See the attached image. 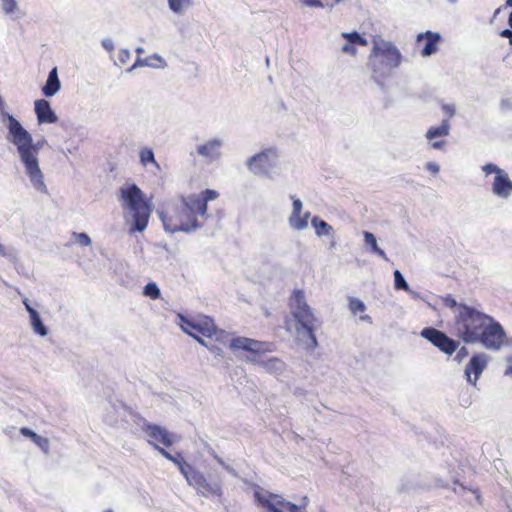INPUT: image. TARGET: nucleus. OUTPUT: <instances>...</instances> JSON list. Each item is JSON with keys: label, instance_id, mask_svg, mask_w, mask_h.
Instances as JSON below:
<instances>
[{"label": "nucleus", "instance_id": "1", "mask_svg": "<svg viewBox=\"0 0 512 512\" xmlns=\"http://www.w3.org/2000/svg\"><path fill=\"white\" fill-rule=\"evenodd\" d=\"M456 335L465 343H479L488 350L498 351L506 342V332L492 316L468 305H460L455 314Z\"/></svg>", "mask_w": 512, "mask_h": 512}, {"label": "nucleus", "instance_id": "2", "mask_svg": "<svg viewBox=\"0 0 512 512\" xmlns=\"http://www.w3.org/2000/svg\"><path fill=\"white\" fill-rule=\"evenodd\" d=\"M164 230L168 233H189L201 227L197 216L206 215V206L196 194L181 198L180 204H170L158 211Z\"/></svg>", "mask_w": 512, "mask_h": 512}, {"label": "nucleus", "instance_id": "3", "mask_svg": "<svg viewBox=\"0 0 512 512\" xmlns=\"http://www.w3.org/2000/svg\"><path fill=\"white\" fill-rule=\"evenodd\" d=\"M291 315L296 321L295 333L297 339L309 350L318 346L315 330L318 327V319L312 308L308 305L304 292L295 290L290 298Z\"/></svg>", "mask_w": 512, "mask_h": 512}, {"label": "nucleus", "instance_id": "4", "mask_svg": "<svg viewBox=\"0 0 512 512\" xmlns=\"http://www.w3.org/2000/svg\"><path fill=\"white\" fill-rule=\"evenodd\" d=\"M124 217L133 226L130 232H142L146 229L152 211L151 205L144 198V193L136 184L124 185L120 188V197Z\"/></svg>", "mask_w": 512, "mask_h": 512}, {"label": "nucleus", "instance_id": "5", "mask_svg": "<svg viewBox=\"0 0 512 512\" xmlns=\"http://www.w3.org/2000/svg\"><path fill=\"white\" fill-rule=\"evenodd\" d=\"M400 62V51L393 43L384 40L374 41L369 56V67L371 77L376 83L382 85L390 71L398 67Z\"/></svg>", "mask_w": 512, "mask_h": 512}, {"label": "nucleus", "instance_id": "6", "mask_svg": "<svg viewBox=\"0 0 512 512\" xmlns=\"http://www.w3.org/2000/svg\"><path fill=\"white\" fill-rule=\"evenodd\" d=\"M150 445H152L161 455L173 462L179 468L188 485L195 488L199 495L204 497L209 495L220 497L222 495V485L220 482H209L203 473L185 462L180 455H178V457L173 456L164 448L156 445V443L153 441H150Z\"/></svg>", "mask_w": 512, "mask_h": 512}, {"label": "nucleus", "instance_id": "7", "mask_svg": "<svg viewBox=\"0 0 512 512\" xmlns=\"http://www.w3.org/2000/svg\"><path fill=\"white\" fill-rule=\"evenodd\" d=\"M264 343L253 340L247 337H236L233 338L230 344V348L233 350H244L252 353L251 356L247 357V361L256 364L263 368L266 372L280 376L286 370V364L277 357H266L260 355L264 351Z\"/></svg>", "mask_w": 512, "mask_h": 512}, {"label": "nucleus", "instance_id": "8", "mask_svg": "<svg viewBox=\"0 0 512 512\" xmlns=\"http://www.w3.org/2000/svg\"><path fill=\"white\" fill-rule=\"evenodd\" d=\"M178 325L186 334L190 335L194 339L201 338L199 335L203 337L210 338L215 340L216 342L222 343V345H226L233 339H230V336L224 330L217 329L214 321L208 316H198L196 318H186L185 316L178 314Z\"/></svg>", "mask_w": 512, "mask_h": 512}, {"label": "nucleus", "instance_id": "9", "mask_svg": "<svg viewBox=\"0 0 512 512\" xmlns=\"http://www.w3.org/2000/svg\"><path fill=\"white\" fill-rule=\"evenodd\" d=\"M250 173L274 180L282 174L280 152L276 147H267L246 160Z\"/></svg>", "mask_w": 512, "mask_h": 512}, {"label": "nucleus", "instance_id": "10", "mask_svg": "<svg viewBox=\"0 0 512 512\" xmlns=\"http://www.w3.org/2000/svg\"><path fill=\"white\" fill-rule=\"evenodd\" d=\"M421 336L430 341L434 346L439 348L442 352L446 354H453L457 348L459 343L451 338H449L445 333L435 328H424L421 331Z\"/></svg>", "mask_w": 512, "mask_h": 512}, {"label": "nucleus", "instance_id": "11", "mask_svg": "<svg viewBox=\"0 0 512 512\" xmlns=\"http://www.w3.org/2000/svg\"><path fill=\"white\" fill-rule=\"evenodd\" d=\"M488 362L489 356L483 352L472 356L465 368V376L470 384L476 386V383L482 372L486 369Z\"/></svg>", "mask_w": 512, "mask_h": 512}, {"label": "nucleus", "instance_id": "12", "mask_svg": "<svg viewBox=\"0 0 512 512\" xmlns=\"http://www.w3.org/2000/svg\"><path fill=\"white\" fill-rule=\"evenodd\" d=\"M142 430L148 436L149 444L150 441H153L154 443H156V445L161 443L167 447H170L175 442V435L169 433L165 428L161 426L150 423H144Z\"/></svg>", "mask_w": 512, "mask_h": 512}, {"label": "nucleus", "instance_id": "13", "mask_svg": "<svg viewBox=\"0 0 512 512\" xmlns=\"http://www.w3.org/2000/svg\"><path fill=\"white\" fill-rule=\"evenodd\" d=\"M450 123L447 119H444L439 126L430 127L426 132V138L429 141L431 148L435 150H442L446 145V141L442 138L446 137L450 133Z\"/></svg>", "mask_w": 512, "mask_h": 512}, {"label": "nucleus", "instance_id": "14", "mask_svg": "<svg viewBox=\"0 0 512 512\" xmlns=\"http://www.w3.org/2000/svg\"><path fill=\"white\" fill-rule=\"evenodd\" d=\"M222 146V139L213 138L201 145H198L196 150L201 157L208 159L210 162H213L220 159V157L222 156Z\"/></svg>", "mask_w": 512, "mask_h": 512}, {"label": "nucleus", "instance_id": "15", "mask_svg": "<svg viewBox=\"0 0 512 512\" xmlns=\"http://www.w3.org/2000/svg\"><path fill=\"white\" fill-rule=\"evenodd\" d=\"M492 192L500 198H508L512 194V181L504 170L495 175Z\"/></svg>", "mask_w": 512, "mask_h": 512}, {"label": "nucleus", "instance_id": "16", "mask_svg": "<svg viewBox=\"0 0 512 512\" xmlns=\"http://www.w3.org/2000/svg\"><path fill=\"white\" fill-rule=\"evenodd\" d=\"M35 113L39 123H55L58 120L56 113L52 110L47 100L40 99L34 103Z\"/></svg>", "mask_w": 512, "mask_h": 512}, {"label": "nucleus", "instance_id": "17", "mask_svg": "<svg viewBox=\"0 0 512 512\" xmlns=\"http://www.w3.org/2000/svg\"><path fill=\"white\" fill-rule=\"evenodd\" d=\"M23 304L25 305V308L29 313L30 325L32 327V330L34 331L35 334L45 337L48 334V329L43 324L39 313L33 307H31V305L28 302V299H24Z\"/></svg>", "mask_w": 512, "mask_h": 512}, {"label": "nucleus", "instance_id": "18", "mask_svg": "<svg viewBox=\"0 0 512 512\" xmlns=\"http://www.w3.org/2000/svg\"><path fill=\"white\" fill-rule=\"evenodd\" d=\"M426 39V44L422 50V56H430L437 51V44L440 41V35L435 32L427 31L417 36V41L421 42Z\"/></svg>", "mask_w": 512, "mask_h": 512}, {"label": "nucleus", "instance_id": "19", "mask_svg": "<svg viewBox=\"0 0 512 512\" xmlns=\"http://www.w3.org/2000/svg\"><path fill=\"white\" fill-rule=\"evenodd\" d=\"M255 496L257 500L267 508V512H283L279 508V504L283 503V499L278 495H272L262 492H256Z\"/></svg>", "mask_w": 512, "mask_h": 512}, {"label": "nucleus", "instance_id": "20", "mask_svg": "<svg viewBox=\"0 0 512 512\" xmlns=\"http://www.w3.org/2000/svg\"><path fill=\"white\" fill-rule=\"evenodd\" d=\"M61 88V82L58 77L57 67H54L48 75L45 85L42 88V93L46 97H53Z\"/></svg>", "mask_w": 512, "mask_h": 512}, {"label": "nucleus", "instance_id": "21", "mask_svg": "<svg viewBox=\"0 0 512 512\" xmlns=\"http://www.w3.org/2000/svg\"><path fill=\"white\" fill-rule=\"evenodd\" d=\"M196 0H167L169 9L176 15H184Z\"/></svg>", "mask_w": 512, "mask_h": 512}, {"label": "nucleus", "instance_id": "22", "mask_svg": "<svg viewBox=\"0 0 512 512\" xmlns=\"http://www.w3.org/2000/svg\"><path fill=\"white\" fill-rule=\"evenodd\" d=\"M363 236L365 243L371 247L373 253H375L384 260H388L386 253L378 246L377 240L371 232L365 231L363 233Z\"/></svg>", "mask_w": 512, "mask_h": 512}, {"label": "nucleus", "instance_id": "23", "mask_svg": "<svg viewBox=\"0 0 512 512\" xmlns=\"http://www.w3.org/2000/svg\"><path fill=\"white\" fill-rule=\"evenodd\" d=\"M311 224L315 228V232L318 236L328 235L333 231V228L327 222L318 217H313Z\"/></svg>", "mask_w": 512, "mask_h": 512}, {"label": "nucleus", "instance_id": "24", "mask_svg": "<svg viewBox=\"0 0 512 512\" xmlns=\"http://www.w3.org/2000/svg\"><path fill=\"white\" fill-rule=\"evenodd\" d=\"M302 215V213H297L296 216H294V213L290 214L288 223L292 229L301 231L308 227L307 221H305V219H301Z\"/></svg>", "mask_w": 512, "mask_h": 512}, {"label": "nucleus", "instance_id": "25", "mask_svg": "<svg viewBox=\"0 0 512 512\" xmlns=\"http://www.w3.org/2000/svg\"><path fill=\"white\" fill-rule=\"evenodd\" d=\"M197 341L199 344L206 347L210 352H212L216 356H219V357L223 356V349L220 346L221 343L216 342L215 340H214L215 343H212L211 341H206L203 338H197Z\"/></svg>", "mask_w": 512, "mask_h": 512}, {"label": "nucleus", "instance_id": "26", "mask_svg": "<svg viewBox=\"0 0 512 512\" xmlns=\"http://www.w3.org/2000/svg\"><path fill=\"white\" fill-rule=\"evenodd\" d=\"M140 161L141 163L146 166L149 163L153 164L156 168H159V164L156 162L154 153L151 149H143L140 152Z\"/></svg>", "mask_w": 512, "mask_h": 512}, {"label": "nucleus", "instance_id": "27", "mask_svg": "<svg viewBox=\"0 0 512 512\" xmlns=\"http://www.w3.org/2000/svg\"><path fill=\"white\" fill-rule=\"evenodd\" d=\"M144 295L151 299H158L161 296L160 289L155 282H150L144 287Z\"/></svg>", "mask_w": 512, "mask_h": 512}, {"label": "nucleus", "instance_id": "28", "mask_svg": "<svg viewBox=\"0 0 512 512\" xmlns=\"http://www.w3.org/2000/svg\"><path fill=\"white\" fill-rule=\"evenodd\" d=\"M307 506V497L303 498V504L296 505L291 502L285 501L283 499V503L279 504V508L283 511V509L287 510L288 512H299L300 509H304Z\"/></svg>", "mask_w": 512, "mask_h": 512}, {"label": "nucleus", "instance_id": "29", "mask_svg": "<svg viewBox=\"0 0 512 512\" xmlns=\"http://www.w3.org/2000/svg\"><path fill=\"white\" fill-rule=\"evenodd\" d=\"M342 37L348 40V43L359 44L361 46H366L368 44L367 40L361 37L357 32L353 33H342Z\"/></svg>", "mask_w": 512, "mask_h": 512}, {"label": "nucleus", "instance_id": "30", "mask_svg": "<svg viewBox=\"0 0 512 512\" xmlns=\"http://www.w3.org/2000/svg\"><path fill=\"white\" fill-rule=\"evenodd\" d=\"M395 289L410 291L409 285L399 270L394 271Z\"/></svg>", "mask_w": 512, "mask_h": 512}, {"label": "nucleus", "instance_id": "31", "mask_svg": "<svg viewBox=\"0 0 512 512\" xmlns=\"http://www.w3.org/2000/svg\"><path fill=\"white\" fill-rule=\"evenodd\" d=\"M349 308L352 313L356 314L357 312H363L366 306L360 299L352 297L349 299Z\"/></svg>", "mask_w": 512, "mask_h": 512}, {"label": "nucleus", "instance_id": "32", "mask_svg": "<svg viewBox=\"0 0 512 512\" xmlns=\"http://www.w3.org/2000/svg\"><path fill=\"white\" fill-rule=\"evenodd\" d=\"M197 196L199 197V200L203 201L205 203V206L207 207L208 201L215 200L219 196V194L215 190L206 189L202 193V196H200V195H197Z\"/></svg>", "mask_w": 512, "mask_h": 512}, {"label": "nucleus", "instance_id": "33", "mask_svg": "<svg viewBox=\"0 0 512 512\" xmlns=\"http://www.w3.org/2000/svg\"><path fill=\"white\" fill-rule=\"evenodd\" d=\"M33 442L44 452V453H48L49 452V440L46 438V437H42L40 435H37Z\"/></svg>", "mask_w": 512, "mask_h": 512}, {"label": "nucleus", "instance_id": "34", "mask_svg": "<svg viewBox=\"0 0 512 512\" xmlns=\"http://www.w3.org/2000/svg\"><path fill=\"white\" fill-rule=\"evenodd\" d=\"M17 9L16 0H2V10L5 14H11Z\"/></svg>", "mask_w": 512, "mask_h": 512}, {"label": "nucleus", "instance_id": "35", "mask_svg": "<svg viewBox=\"0 0 512 512\" xmlns=\"http://www.w3.org/2000/svg\"><path fill=\"white\" fill-rule=\"evenodd\" d=\"M130 57H131V53L128 49H121L119 51L118 61L116 62V64L118 66H122L129 61Z\"/></svg>", "mask_w": 512, "mask_h": 512}, {"label": "nucleus", "instance_id": "36", "mask_svg": "<svg viewBox=\"0 0 512 512\" xmlns=\"http://www.w3.org/2000/svg\"><path fill=\"white\" fill-rule=\"evenodd\" d=\"M443 303L446 307H449L451 309H456V314L459 312V306L461 304H458L457 301L450 295H447L443 298Z\"/></svg>", "mask_w": 512, "mask_h": 512}, {"label": "nucleus", "instance_id": "37", "mask_svg": "<svg viewBox=\"0 0 512 512\" xmlns=\"http://www.w3.org/2000/svg\"><path fill=\"white\" fill-rule=\"evenodd\" d=\"M292 199V212L294 213V216H296L297 213H302L303 203L299 198H296L295 196H290Z\"/></svg>", "mask_w": 512, "mask_h": 512}, {"label": "nucleus", "instance_id": "38", "mask_svg": "<svg viewBox=\"0 0 512 512\" xmlns=\"http://www.w3.org/2000/svg\"><path fill=\"white\" fill-rule=\"evenodd\" d=\"M74 236L81 246H89L91 244V238L85 233H74Z\"/></svg>", "mask_w": 512, "mask_h": 512}, {"label": "nucleus", "instance_id": "39", "mask_svg": "<svg viewBox=\"0 0 512 512\" xmlns=\"http://www.w3.org/2000/svg\"><path fill=\"white\" fill-rule=\"evenodd\" d=\"M482 170L488 175V174H491V173H495L496 175H498L499 173H501L503 170L500 169L499 167H497L496 165L492 164V163H488L486 165H484L482 167Z\"/></svg>", "mask_w": 512, "mask_h": 512}, {"label": "nucleus", "instance_id": "40", "mask_svg": "<svg viewBox=\"0 0 512 512\" xmlns=\"http://www.w3.org/2000/svg\"><path fill=\"white\" fill-rule=\"evenodd\" d=\"M148 60H149L148 58H146V59L138 58V59L136 60L135 64H134L131 68H129V69H128V71H132V70H134L136 67H140V66H151L152 64H150V63L148 62Z\"/></svg>", "mask_w": 512, "mask_h": 512}, {"label": "nucleus", "instance_id": "41", "mask_svg": "<svg viewBox=\"0 0 512 512\" xmlns=\"http://www.w3.org/2000/svg\"><path fill=\"white\" fill-rule=\"evenodd\" d=\"M426 169L436 175L440 171V166L435 162H428L426 164Z\"/></svg>", "mask_w": 512, "mask_h": 512}, {"label": "nucleus", "instance_id": "42", "mask_svg": "<svg viewBox=\"0 0 512 512\" xmlns=\"http://www.w3.org/2000/svg\"><path fill=\"white\" fill-rule=\"evenodd\" d=\"M20 433L25 436V437H29L31 438V440L33 441L34 438L38 435L36 434L34 431H32L31 429L29 428H26V427H23L20 429Z\"/></svg>", "mask_w": 512, "mask_h": 512}, {"label": "nucleus", "instance_id": "43", "mask_svg": "<svg viewBox=\"0 0 512 512\" xmlns=\"http://www.w3.org/2000/svg\"><path fill=\"white\" fill-rule=\"evenodd\" d=\"M342 51L351 55L356 53V48L352 43H346L342 46Z\"/></svg>", "mask_w": 512, "mask_h": 512}, {"label": "nucleus", "instance_id": "44", "mask_svg": "<svg viewBox=\"0 0 512 512\" xmlns=\"http://www.w3.org/2000/svg\"><path fill=\"white\" fill-rule=\"evenodd\" d=\"M303 4L310 7H323L320 0H303Z\"/></svg>", "mask_w": 512, "mask_h": 512}, {"label": "nucleus", "instance_id": "45", "mask_svg": "<svg viewBox=\"0 0 512 512\" xmlns=\"http://www.w3.org/2000/svg\"><path fill=\"white\" fill-rule=\"evenodd\" d=\"M102 46L104 49H106L109 52L114 49V43L111 39H104L102 41Z\"/></svg>", "mask_w": 512, "mask_h": 512}, {"label": "nucleus", "instance_id": "46", "mask_svg": "<svg viewBox=\"0 0 512 512\" xmlns=\"http://www.w3.org/2000/svg\"><path fill=\"white\" fill-rule=\"evenodd\" d=\"M500 36L507 38L509 40V43L512 45V30L505 29L500 32Z\"/></svg>", "mask_w": 512, "mask_h": 512}, {"label": "nucleus", "instance_id": "47", "mask_svg": "<svg viewBox=\"0 0 512 512\" xmlns=\"http://www.w3.org/2000/svg\"><path fill=\"white\" fill-rule=\"evenodd\" d=\"M468 355V349L466 347H462L459 349L456 358L461 360L462 358L466 357Z\"/></svg>", "mask_w": 512, "mask_h": 512}, {"label": "nucleus", "instance_id": "48", "mask_svg": "<svg viewBox=\"0 0 512 512\" xmlns=\"http://www.w3.org/2000/svg\"><path fill=\"white\" fill-rule=\"evenodd\" d=\"M508 366L505 371V375H512V355L507 359Z\"/></svg>", "mask_w": 512, "mask_h": 512}, {"label": "nucleus", "instance_id": "49", "mask_svg": "<svg viewBox=\"0 0 512 512\" xmlns=\"http://www.w3.org/2000/svg\"><path fill=\"white\" fill-rule=\"evenodd\" d=\"M443 109L450 115V116H453L454 113H455V109L454 107L450 106V105H444L443 106Z\"/></svg>", "mask_w": 512, "mask_h": 512}, {"label": "nucleus", "instance_id": "50", "mask_svg": "<svg viewBox=\"0 0 512 512\" xmlns=\"http://www.w3.org/2000/svg\"><path fill=\"white\" fill-rule=\"evenodd\" d=\"M77 151H78V146H77V145H75V146H71V147H68V148H67V153H68V154H71V155L76 154V153H77Z\"/></svg>", "mask_w": 512, "mask_h": 512}, {"label": "nucleus", "instance_id": "51", "mask_svg": "<svg viewBox=\"0 0 512 512\" xmlns=\"http://www.w3.org/2000/svg\"><path fill=\"white\" fill-rule=\"evenodd\" d=\"M223 468H224L228 473H230L231 475H233V476H237L236 471H235L231 466H229V465H227V464H226V465H224V467H223Z\"/></svg>", "mask_w": 512, "mask_h": 512}, {"label": "nucleus", "instance_id": "52", "mask_svg": "<svg viewBox=\"0 0 512 512\" xmlns=\"http://www.w3.org/2000/svg\"><path fill=\"white\" fill-rule=\"evenodd\" d=\"M214 458L216 459V461L224 467V465H226V463L222 460V458H220L218 455H214Z\"/></svg>", "mask_w": 512, "mask_h": 512}, {"label": "nucleus", "instance_id": "53", "mask_svg": "<svg viewBox=\"0 0 512 512\" xmlns=\"http://www.w3.org/2000/svg\"><path fill=\"white\" fill-rule=\"evenodd\" d=\"M0 254L3 255V256H6L7 253H6V247L0 243Z\"/></svg>", "mask_w": 512, "mask_h": 512}, {"label": "nucleus", "instance_id": "54", "mask_svg": "<svg viewBox=\"0 0 512 512\" xmlns=\"http://www.w3.org/2000/svg\"><path fill=\"white\" fill-rule=\"evenodd\" d=\"M309 218H310V212H308V211H307V212H305V213L302 215V217H301V219H305V221H307V222H308Z\"/></svg>", "mask_w": 512, "mask_h": 512}, {"label": "nucleus", "instance_id": "55", "mask_svg": "<svg viewBox=\"0 0 512 512\" xmlns=\"http://www.w3.org/2000/svg\"><path fill=\"white\" fill-rule=\"evenodd\" d=\"M154 58L157 59L162 64V66L165 64L164 60L159 55H154Z\"/></svg>", "mask_w": 512, "mask_h": 512}, {"label": "nucleus", "instance_id": "56", "mask_svg": "<svg viewBox=\"0 0 512 512\" xmlns=\"http://www.w3.org/2000/svg\"><path fill=\"white\" fill-rule=\"evenodd\" d=\"M408 292L411 294V296H412L413 298H415V299H416V298H419V294H418L417 292L412 291V290H410V291H408Z\"/></svg>", "mask_w": 512, "mask_h": 512}, {"label": "nucleus", "instance_id": "57", "mask_svg": "<svg viewBox=\"0 0 512 512\" xmlns=\"http://www.w3.org/2000/svg\"><path fill=\"white\" fill-rule=\"evenodd\" d=\"M136 52H137L138 54H141V53H143V52H144V49H143L142 47H137V48H136Z\"/></svg>", "mask_w": 512, "mask_h": 512}, {"label": "nucleus", "instance_id": "58", "mask_svg": "<svg viewBox=\"0 0 512 512\" xmlns=\"http://www.w3.org/2000/svg\"><path fill=\"white\" fill-rule=\"evenodd\" d=\"M508 22H509V25L512 27V12L510 13Z\"/></svg>", "mask_w": 512, "mask_h": 512}, {"label": "nucleus", "instance_id": "59", "mask_svg": "<svg viewBox=\"0 0 512 512\" xmlns=\"http://www.w3.org/2000/svg\"><path fill=\"white\" fill-rule=\"evenodd\" d=\"M506 5L512 7V0H506Z\"/></svg>", "mask_w": 512, "mask_h": 512}, {"label": "nucleus", "instance_id": "60", "mask_svg": "<svg viewBox=\"0 0 512 512\" xmlns=\"http://www.w3.org/2000/svg\"><path fill=\"white\" fill-rule=\"evenodd\" d=\"M34 145H36L38 147V151L40 150V147L42 145V142H38V143H33Z\"/></svg>", "mask_w": 512, "mask_h": 512}, {"label": "nucleus", "instance_id": "61", "mask_svg": "<svg viewBox=\"0 0 512 512\" xmlns=\"http://www.w3.org/2000/svg\"><path fill=\"white\" fill-rule=\"evenodd\" d=\"M448 1L451 2V3H455L456 2V0H448Z\"/></svg>", "mask_w": 512, "mask_h": 512}, {"label": "nucleus", "instance_id": "62", "mask_svg": "<svg viewBox=\"0 0 512 512\" xmlns=\"http://www.w3.org/2000/svg\"><path fill=\"white\" fill-rule=\"evenodd\" d=\"M342 1H343V0H336V3H340V2H342Z\"/></svg>", "mask_w": 512, "mask_h": 512}, {"label": "nucleus", "instance_id": "63", "mask_svg": "<svg viewBox=\"0 0 512 512\" xmlns=\"http://www.w3.org/2000/svg\"><path fill=\"white\" fill-rule=\"evenodd\" d=\"M104 512H112V510H106V511H104Z\"/></svg>", "mask_w": 512, "mask_h": 512}]
</instances>
